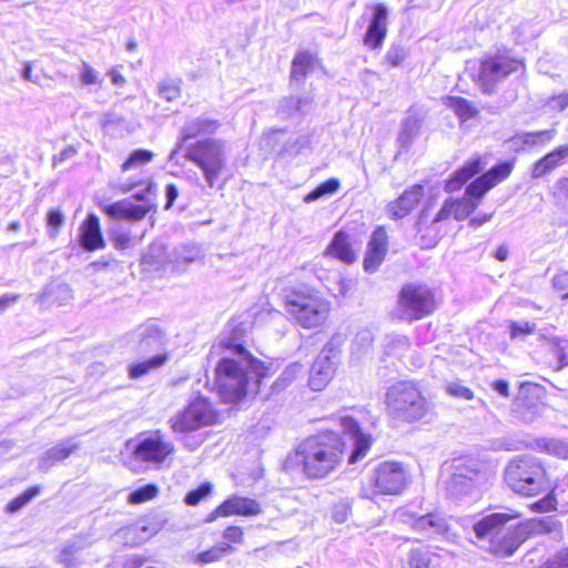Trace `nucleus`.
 <instances>
[{
	"mask_svg": "<svg viewBox=\"0 0 568 568\" xmlns=\"http://www.w3.org/2000/svg\"><path fill=\"white\" fill-rule=\"evenodd\" d=\"M217 417L213 404L204 396H196L182 412L172 417L170 423L172 430L183 435L182 439L185 446L193 450L200 446L202 440L187 434L215 424Z\"/></svg>",
	"mask_w": 568,
	"mask_h": 568,
	"instance_id": "7",
	"label": "nucleus"
},
{
	"mask_svg": "<svg viewBox=\"0 0 568 568\" xmlns=\"http://www.w3.org/2000/svg\"><path fill=\"white\" fill-rule=\"evenodd\" d=\"M327 253L345 263H353L356 258V253L352 248L347 235L342 231L335 234L331 245L327 247Z\"/></svg>",
	"mask_w": 568,
	"mask_h": 568,
	"instance_id": "30",
	"label": "nucleus"
},
{
	"mask_svg": "<svg viewBox=\"0 0 568 568\" xmlns=\"http://www.w3.org/2000/svg\"><path fill=\"white\" fill-rule=\"evenodd\" d=\"M544 568H568V549L558 552Z\"/></svg>",
	"mask_w": 568,
	"mask_h": 568,
	"instance_id": "60",
	"label": "nucleus"
},
{
	"mask_svg": "<svg viewBox=\"0 0 568 568\" xmlns=\"http://www.w3.org/2000/svg\"><path fill=\"white\" fill-rule=\"evenodd\" d=\"M450 216H454V205L453 200H446L442 206V209L436 214L434 222H440L444 220L449 219Z\"/></svg>",
	"mask_w": 568,
	"mask_h": 568,
	"instance_id": "62",
	"label": "nucleus"
},
{
	"mask_svg": "<svg viewBox=\"0 0 568 568\" xmlns=\"http://www.w3.org/2000/svg\"><path fill=\"white\" fill-rule=\"evenodd\" d=\"M91 541L84 536H75L68 540L58 554V561L65 568H79L81 560L80 554L88 548Z\"/></svg>",
	"mask_w": 568,
	"mask_h": 568,
	"instance_id": "24",
	"label": "nucleus"
},
{
	"mask_svg": "<svg viewBox=\"0 0 568 568\" xmlns=\"http://www.w3.org/2000/svg\"><path fill=\"white\" fill-rule=\"evenodd\" d=\"M388 10L385 4L377 3L373 7V16L364 37V43L371 49L379 48L387 33Z\"/></svg>",
	"mask_w": 568,
	"mask_h": 568,
	"instance_id": "18",
	"label": "nucleus"
},
{
	"mask_svg": "<svg viewBox=\"0 0 568 568\" xmlns=\"http://www.w3.org/2000/svg\"><path fill=\"white\" fill-rule=\"evenodd\" d=\"M126 448L136 459L159 466L174 452V446L160 432L141 438L139 442L129 440Z\"/></svg>",
	"mask_w": 568,
	"mask_h": 568,
	"instance_id": "13",
	"label": "nucleus"
},
{
	"mask_svg": "<svg viewBox=\"0 0 568 568\" xmlns=\"http://www.w3.org/2000/svg\"><path fill=\"white\" fill-rule=\"evenodd\" d=\"M514 169L513 162H504L477 178L466 189L464 197L454 201V219L466 220L480 204L483 196L499 182L506 180Z\"/></svg>",
	"mask_w": 568,
	"mask_h": 568,
	"instance_id": "9",
	"label": "nucleus"
},
{
	"mask_svg": "<svg viewBox=\"0 0 568 568\" xmlns=\"http://www.w3.org/2000/svg\"><path fill=\"white\" fill-rule=\"evenodd\" d=\"M530 447L549 455L568 459V443L556 438H539Z\"/></svg>",
	"mask_w": 568,
	"mask_h": 568,
	"instance_id": "33",
	"label": "nucleus"
},
{
	"mask_svg": "<svg viewBox=\"0 0 568 568\" xmlns=\"http://www.w3.org/2000/svg\"><path fill=\"white\" fill-rule=\"evenodd\" d=\"M41 488L39 486H33L27 489L24 493L12 499L8 506L7 510L9 513H16L24 507L28 503H30L36 496L39 495Z\"/></svg>",
	"mask_w": 568,
	"mask_h": 568,
	"instance_id": "44",
	"label": "nucleus"
},
{
	"mask_svg": "<svg viewBox=\"0 0 568 568\" xmlns=\"http://www.w3.org/2000/svg\"><path fill=\"white\" fill-rule=\"evenodd\" d=\"M261 510V505L257 500L245 496L232 495L209 515L207 521H213L217 517L234 515L245 517L256 516Z\"/></svg>",
	"mask_w": 568,
	"mask_h": 568,
	"instance_id": "15",
	"label": "nucleus"
},
{
	"mask_svg": "<svg viewBox=\"0 0 568 568\" xmlns=\"http://www.w3.org/2000/svg\"><path fill=\"white\" fill-rule=\"evenodd\" d=\"M556 134L555 129L528 132L521 136V141L526 145H545L551 142Z\"/></svg>",
	"mask_w": 568,
	"mask_h": 568,
	"instance_id": "43",
	"label": "nucleus"
},
{
	"mask_svg": "<svg viewBox=\"0 0 568 568\" xmlns=\"http://www.w3.org/2000/svg\"><path fill=\"white\" fill-rule=\"evenodd\" d=\"M423 122V115L415 109H410L408 115L403 121L398 141L402 146H408L413 139L418 134L420 124Z\"/></svg>",
	"mask_w": 568,
	"mask_h": 568,
	"instance_id": "31",
	"label": "nucleus"
},
{
	"mask_svg": "<svg viewBox=\"0 0 568 568\" xmlns=\"http://www.w3.org/2000/svg\"><path fill=\"white\" fill-rule=\"evenodd\" d=\"M185 158L202 171L207 186L212 189L226 168V144L221 140H200L187 148Z\"/></svg>",
	"mask_w": 568,
	"mask_h": 568,
	"instance_id": "8",
	"label": "nucleus"
},
{
	"mask_svg": "<svg viewBox=\"0 0 568 568\" xmlns=\"http://www.w3.org/2000/svg\"><path fill=\"white\" fill-rule=\"evenodd\" d=\"M552 285L557 291L564 293V297H568V272H561L555 275Z\"/></svg>",
	"mask_w": 568,
	"mask_h": 568,
	"instance_id": "59",
	"label": "nucleus"
},
{
	"mask_svg": "<svg viewBox=\"0 0 568 568\" xmlns=\"http://www.w3.org/2000/svg\"><path fill=\"white\" fill-rule=\"evenodd\" d=\"M409 525L416 532L428 537L443 536L447 539L455 537L450 534L448 519L440 513H429L419 517H412Z\"/></svg>",
	"mask_w": 568,
	"mask_h": 568,
	"instance_id": "17",
	"label": "nucleus"
},
{
	"mask_svg": "<svg viewBox=\"0 0 568 568\" xmlns=\"http://www.w3.org/2000/svg\"><path fill=\"white\" fill-rule=\"evenodd\" d=\"M113 243L116 248H126L131 246L132 239L128 233H113Z\"/></svg>",
	"mask_w": 568,
	"mask_h": 568,
	"instance_id": "64",
	"label": "nucleus"
},
{
	"mask_svg": "<svg viewBox=\"0 0 568 568\" xmlns=\"http://www.w3.org/2000/svg\"><path fill=\"white\" fill-rule=\"evenodd\" d=\"M445 104L447 108L452 109L462 121H466L476 114V108L460 97H446Z\"/></svg>",
	"mask_w": 568,
	"mask_h": 568,
	"instance_id": "38",
	"label": "nucleus"
},
{
	"mask_svg": "<svg viewBox=\"0 0 568 568\" xmlns=\"http://www.w3.org/2000/svg\"><path fill=\"white\" fill-rule=\"evenodd\" d=\"M304 373V367L300 363H292L282 372L273 384L274 392H281L288 387L296 378Z\"/></svg>",
	"mask_w": 568,
	"mask_h": 568,
	"instance_id": "39",
	"label": "nucleus"
},
{
	"mask_svg": "<svg viewBox=\"0 0 568 568\" xmlns=\"http://www.w3.org/2000/svg\"><path fill=\"white\" fill-rule=\"evenodd\" d=\"M546 106L550 111L561 112L568 108V93H560L548 99Z\"/></svg>",
	"mask_w": 568,
	"mask_h": 568,
	"instance_id": "58",
	"label": "nucleus"
},
{
	"mask_svg": "<svg viewBox=\"0 0 568 568\" xmlns=\"http://www.w3.org/2000/svg\"><path fill=\"white\" fill-rule=\"evenodd\" d=\"M481 170L483 165L480 158L470 160L450 176L446 182L445 190L449 193L459 190L468 180L478 174Z\"/></svg>",
	"mask_w": 568,
	"mask_h": 568,
	"instance_id": "28",
	"label": "nucleus"
},
{
	"mask_svg": "<svg viewBox=\"0 0 568 568\" xmlns=\"http://www.w3.org/2000/svg\"><path fill=\"white\" fill-rule=\"evenodd\" d=\"M435 307L434 293L427 285L409 283L400 288L393 314L402 321L413 322L429 315Z\"/></svg>",
	"mask_w": 568,
	"mask_h": 568,
	"instance_id": "11",
	"label": "nucleus"
},
{
	"mask_svg": "<svg viewBox=\"0 0 568 568\" xmlns=\"http://www.w3.org/2000/svg\"><path fill=\"white\" fill-rule=\"evenodd\" d=\"M158 491H159V489L155 485L149 484V485H145V486L132 491L128 497V501L130 504L145 503V501L154 498L156 496Z\"/></svg>",
	"mask_w": 568,
	"mask_h": 568,
	"instance_id": "47",
	"label": "nucleus"
},
{
	"mask_svg": "<svg viewBox=\"0 0 568 568\" xmlns=\"http://www.w3.org/2000/svg\"><path fill=\"white\" fill-rule=\"evenodd\" d=\"M217 128L219 123L215 120L204 116H200L186 122L182 130V136L176 149H174L170 154V160L174 159L183 142H185L189 139H193L200 134L213 133Z\"/></svg>",
	"mask_w": 568,
	"mask_h": 568,
	"instance_id": "25",
	"label": "nucleus"
},
{
	"mask_svg": "<svg viewBox=\"0 0 568 568\" xmlns=\"http://www.w3.org/2000/svg\"><path fill=\"white\" fill-rule=\"evenodd\" d=\"M212 491V485L204 483L194 490L189 491L184 497V503L189 506L197 505L202 499L209 496Z\"/></svg>",
	"mask_w": 568,
	"mask_h": 568,
	"instance_id": "48",
	"label": "nucleus"
},
{
	"mask_svg": "<svg viewBox=\"0 0 568 568\" xmlns=\"http://www.w3.org/2000/svg\"><path fill=\"white\" fill-rule=\"evenodd\" d=\"M407 480V471L400 463L383 462L366 476L361 494L367 499L378 495H398L405 489Z\"/></svg>",
	"mask_w": 568,
	"mask_h": 568,
	"instance_id": "10",
	"label": "nucleus"
},
{
	"mask_svg": "<svg viewBox=\"0 0 568 568\" xmlns=\"http://www.w3.org/2000/svg\"><path fill=\"white\" fill-rule=\"evenodd\" d=\"M424 195V186L415 184L403 192V194L390 202L387 206L388 213L394 219H402L408 215L419 203Z\"/></svg>",
	"mask_w": 568,
	"mask_h": 568,
	"instance_id": "20",
	"label": "nucleus"
},
{
	"mask_svg": "<svg viewBox=\"0 0 568 568\" xmlns=\"http://www.w3.org/2000/svg\"><path fill=\"white\" fill-rule=\"evenodd\" d=\"M140 351L159 349L163 345L164 336L160 328L154 324H146L139 327Z\"/></svg>",
	"mask_w": 568,
	"mask_h": 568,
	"instance_id": "32",
	"label": "nucleus"
},
{
	"mask_svg": "<svg viewBox=\"0 0 568 568\" xmlns=\"http://www.w3.org/2000/svg\"><path fill=\"white\" fill-rule=\"evenodd\" d=\"M159 95L168 102L175 101L180 98V87L174 81H162L159 85Z\"/></svg>",
	"mask_w": 568,
	"mask_h": 568,
	"instance_id": "50",
	"label": "nucleus"
},
{
	"mask_svg": "<svg viewBox=\"0 0 568 568\" xmlns=\"http://www.w3.org/2000/svg\"><path fill=\"white\" fill-rule=\"evenodd\" d=\"M223 537L231 542H242L243 530L241 527L230 526L224 530Z\"/></svg>",
	"mask_w": 568,
	"mask_h": 568,
	"instance_id": "63",
	"label": "nucleus"
},
{
	"mask_svg": "<svg viewBox=\"0 0 568 568\" xmlns=\"http://www.w3.org/2000/svg\"><path fill=\"white\" fill-rule=\"evenodd\" d=\"M232 547L226 542H221L209 550L202 551L196 555L194 562L199 565L212 564L220 560L223 556L229 554Z\"/></svg>",
	"mask_w": 568,
	"mask_h": 568,
	"instance_id": "41",
	"label": "nucleus"
},
{
	"mask_svg": "<svg viewBox=\"0 0 568 568\" xmlns=\"http://www.w3.org/2000/svg\"><path fill=\"white\" fill-rule=\"evenodd\" d=\"M374 341L373 333L369 329H363L358 332L353 341L352 354L357 358H361L372 347Z\"/></svg>",
	"mask_w": 568,
	"mask_h": 568,
	"instance_id": "42",
	"label": "nucleus"
},
{
	"mask_svg": "<svg viewBox=\"0 0 568 568\" xmlns=\"http://www.w3.org/2000/svg\"><path fill=\"white\" fill-rule=\"evenodd\" d=\"M385 404L389 416L399 422L422 419L427 410L426 398L413 382L400 381L388 387Z\"/></svg>",
	"mask_w": 568,
	"mask_h": 568,
	"instance_id": "6",
	"label": "nucleus"
},
{
	"mask_svg": "<svg viewBox=\"0 0 568 568\" xmlns=\"http://www.w3.org/2000/svg\"><path fill=\"white\" fill-rule=\"evenodd\" d=\"M349 513V505L346 501H342L335 505L333 510V518L336 523L342 524L346 521Z\"/></svg>",
	"mask_w": 568,
	"mask_h": 568,
	"instance_id": "61",
	"label": "nucleus"
},
{
	"mask_svg": "<svg viewBox=\"0 0 568 568\" xmlns=\"http://www.w3.org/2000/svg\"><path fill=\"white\" fill-rule=\"evenodd\" d=\"M317 65V58L307 51L298 52L293 61L291 68V78L294 81H302L307 74L313 72Z\"/></svg>",
	"mask_w": 568,
	"mask_h": 568,
	"instance_id": "29",
	"label": "nucleus"
},
{
	"mask_svg": "<svg viewBox=\"0 0 568 568\" xmlns=\"http://www.w3.org/2000/svg\"><path fill=\"white\" fill-rule=\"evenodd\" d=\"M64 215L60 210H51L48 212L47 223L51 229L49 235L55 237L58 235L59 227L63 224Z\"/></svg>",
	"mask_w": 568,
	"mask_h": 568,
	"instance_id": "54",
	"label": "nucleus"
},
{
	"mask_svg": "<svg viewBox=\"0 0 568 568\" xmlns=\"http://www.w3.org/2000/svg\"><path fill=\"white\" fill-rule=\"evenodd\" d=\"M292 460L306 478H326L343 460V443L334 433L311 436L298 444Z\"/></svg>",
	"mask_w": 568,
	"mask_h": 568,
	"instance_id": "2",
	"label": "nucleus"
},
{
	"mask_svg": "<svg viewBox=\"0 0 568 568\" xmlns=\"http://www.w3.org/2000/svg\"><path fill=\"white\" fill-rule=\"evenodd\" d=\"M387 352L394 356L402 357L409 349V341L404 335L388 336Z\"/></svg>",
	"mask_w": 568,
	"mask_h": 568,
	"instance_id": "46",
	"label": "nucleus"
},
{
	"mask_svg": "<svg viewBox=\"0 0 568 568\" xmlns=\"http://www.w3.org/2000/svg\"><path fill=\"white\" fill-rule=\"evenodd\" d=\"M80 80L83 85L98 84L100 83L99 72L88 63H83L80 72Z\"/></svg>",
	"mask_w": 568,
	"mask_h": 568,
	"instance_id": "56",
	"label": "nucleus"
},
{
	"mask_svg": "<svg viewBox=\"0 0 568 568\" xmlns=\"http://www.w3.org/2000/svg\"><path fill=\"white\" fill-rule=\"evenodd\" d=\"M172 256H166L165 247L162 244L154 243L143 255L142 262L154 270H166Z\"/></svg>",
	"mask_w": 568,
	"mask_h": 568,
	"instance_id": "34",
	"label": "nucleus"
},
{
	"mask_svg": "<svg viewBox=\"0 0 568 568\" xmlns=\"http://www.w3.org/2000/svg\"><path fill=\"white\" fill-rule=\"evenodd\" d=\"M71 298V291L67 284L51 283L45 287L43 293L39 296V302L45 304L49 302H58L59 304L67 303Z\"/></svg>",
	"mask_w": 568,
	"mask_h": 568,
	"instance_id": "35",
	"label": "nucleus"
},
{
	"mask_svg": "<svg viewBox=\"0 0 568 568\" xmlns=\"http://www.w3.org/2000/svg\"><path fill=\"white\" fill-rule=\"evenodd\" d=\"M201 256V251L196 246H183L175 250L170 263L173 271H182L185 265L196 261Z\"/></svg>",
	"mask_w": 568,
	"mask_h": 568,
	"instance_id": "36",
	"label": "nucleus"
},
{
	"mask_svg": "<svg viewBox=\"0 0 568 568\" xmlns=\"http://www.w3.org/2000/svg\"><path fill=\"white\" fill-rule=\"evenodd\" d=\"M168 361L166 354H158L148 361L140 362L130 366L129 374L131 378H139L148 374L150 371L164 365Z\"/></svg>",
	"mask_w": 568,
	"mask_h": 568,
	"instance_id": "37",
	"label": "nucleus"
},
{
	"mask_svg": "<svg viewBox=\"0 0 568 568\" xmlns=\"http://www.w3.org/2000/svg\"><path fill=\"white\" fill-rule=\"evenodd\" d=\"M337 365V354L324 348L315 358L311 369L308 385L314 392L323 390L332 381Z\"/></svg>",
	"mask_w": 568,
	"mask_h": 568,
	"instance_id": "14",
	"label": "nucleus"
},
{
	"mask_svg": "<svg viewBox=\"0 0 568 568\" xmlns=\"http://www.w3.org/2000/svg\"><path fill=\"white\" fill-rule=\"evenodd\" d=\"M519 517L520 514L514 510L486 515L474 525V532L480 541L487 542L486 548L489 552L499 557H509L525 541L535 526L532 521H527L506 527L509 520Z\"/></svg>",
	"mask_w": 568,
	"mask_h": 568,
	"instance_id": "3",
	"label": "nucleus"
},
{
	"mask_svg": "<svg viewBox=\"0 0 568 568\" xmlns=\"http://www.w3.org/2000/svg\"><path fill=\"white\" fill-rule=\"evenodd\" d=\"M568 160V144L560 145L539 159L532 166L531 178L540 179Z\"/></svg>",
	"mask_w": 568,
	"mask_h": 568,
	"instance_id": "23",
	"label": "nucleus"
},
{
	"mask_svg": "<svg viewBox=\"0 0 568 568\" xmlns=\"http://www.w3.org/2000/svg\"><path fill=\"white\" fill-rule=\"evenodd\" d=\"M504 478L507 486L523 496H537L550 488L547 470L534 456H518L506 466Z\"/></svg>",
	"mask_w": 568,
	"mask_h": 568,
	"instance_id": "4",
	"label": "nucleus"
},
{
	"mask_svg": "<svg viewBox=\"0 0 568 568\" xmlns=\"http://www.w3.org/2000/svg\"><path fill=\"white\" fill-rule=\"evenodd\" d=\"M446 390L450 396L457 398L471 399L474 397L473 390L458 382L447 384Z\"/></svg>",
	"mask_w": 568,
	"mask_h": 568,
	"instance_id": "55",
	"label": "nucleus"
},
{
	"mask_svg": "<svg viewBox=\"0 0 568 568\" xmlns=\"http://www.w3.org/2000/svg\"><path fill=\"white\" fill-rule=\"evenodd\" d=\"M210 361H216L214 389L226 403H239L247 394H257L270 367L254 358L234 337H222L213 344Z\"/></svg>",
	"mask_w": 568,
	"mask_h": 568,
	"instance_id": "1",
	"label": "nucleus"
},
{
	"mask_svg": "<svg viewBox=\"0 0 568 568\" xmlns=\"http://www.w3.org/2000/svg\"><path fill=\"white\" fill-rule=\"evenodd\" d=\"M285 311L303 328L322 327L331 313V302L314 288L293 290L285 297Z\"/></svg>",
	"mask_w": 568,
	"mask_h": 568,
	"instance_id": "5",
	"label": "nucleus"
},
{
	"mask_svg": "<svg viewBox=\"0 0 568 568\" xmlns=\"http://www.w3.org/2000/svg\"><path fill=\"white\" fill-rule=\"evenodd\" d=\"M80 243L87 251H95L105 246L97 215L89 214L79 229Z\"/></svg>",
	"mask_w": 568,
	"mask_h": 568,
	"instance_id": "21",
	"label": "nucleus"
},
{
	"mask_svg": "<svg viewBox=\"0 0 568 568\" xmlns=\"http://www.w3.org/2000/svg\"><path fill=\"white\" fill-rule=\"evenodd\" d=\"M341 183L337 179L332 178L317 185L312 192L304 196L305 203H312L325 196H331L338 191Z\"/></svg>",
	"mask_w": 568,
	"mask_h": 568,
	"instance_id": "40",
	"label": "nucleus"
},
{
	"mask_svg": "<svg viewBox=\"0 0 568 568\" xmlns=\"http://www.w3.org/2000/svg\"><path fill=\"white\" fill-rule=\"evenodd\" d=\"M79 447V444L74 438H70L61 442L57 446L48 449L39 460V467L43 470H48L55 463L67 459L73 452Z\"/></svg>",
	"mask_w": 568,
	"mask_h": 568,
	"instance_id": "27",
	"label": "nucleus"
},
{
	"mask_svg": "<svg viewBox=\"0 0 568 568\" xmlns=\"http://www.w3.org/2000/svg\"><path fill=\"white\" fill-rule=\"evenodd\" d=\"M523 67L521 60L510 57L508 52L487 55L481 61L477 83L484 92L490 93L498 82Z\"/></svg>",
	"mask_w": 568,
	"mask_h": 568,
	"instance_id": "12",
	"label": "nucleus"
},
{
	"mask_svg": "<svg viewBox=\"0 0 568 568\" xmlns=\"http://www.w3.org/2000/svg\"><path fill=\"white\" fill-rule=\"evenodd\" d=\"M339 424L344 435L348 436L353 442V450L349 455L348 463L355 464L363 459L372 445V438L364 433L358 423L349 416H341Z\"/></svg>",
	"mask_w": 568,
	"mask_h": 568,
	"instance_id": "16",
	"label": "nucleus"
},
{
	"mask_svg": "<svg viewBox=\"0 0 568 568\" xmlns=\"http://www.w3.org/2000/svg\"><path fill=\"white\" fill-rule=\"evenodd\" d=\"M150 207L148 204H133L130 201H119L108 205L104 211L108 215L118 219L139 221L142 220Z\"/></svg>",
	"mask_w": 568,
	"mask_h": 568,
	"instance_id": "26",
	"label": "nucleus"
},
{
	"mask_svg": "<svg viewBox=\"0 0 568 568\" xmlns=\"http://www.w3.org/2000/svg\"><path fill=\"white\" fill-rule=\"evenodd\" d=\"M556 494L551 489L544 498L530 505V509L537 513H548L556 509Z\"/></svg>",
	"mask_w": 568,
	"mask_h": 568,
	"instance_id": "52",
	"label": "nucleus"
},
{
	"mask_svg": "<svg viewBox=\"0 0 568 568\" xmlns=\"http://www.w3.org/2000/svg\"><path fill=\"white\" fill-rule=\"evenodd\" d=\"M387 252V234L383 227L376 229L368 242L367 252L364 258V268L374 273L382 264Z\"/></svg>",
	"mask_w": 568,
	"mask_h": 568,
	"instance_id": "19",
	"label": "nucleus"
},
{
	"mask_svg": "<svg viewBox=\"0 0 568 568\" xmlns=\"http://www.w3.org/2000/svg\"><path fill=\"white\" fill-rule=\"evenodd\" d=\"M536 331V324L531 322H513L510 324V337L518 338L530 335Z\"/></svg>",
	"mask_w": 568,
	"mask_h": 568,
	"instance_id": "53",
	"label": "nucleus"
},
{
	"mask_svg": "<svg viewBox=\"0 0 568 568\" xmlns=\"http://www.w3.org/2000/svg\"><path fill=\"white\" fill-rule=\"evenodd\" d=\"M405 58H406L405 50L400 47H394V45L389 48V50L387 51V53L385 55V60L390 67L400 65L403 63V61L405 60Z\"/></svg>",
	"mask_w": 568,
	"mask_h": 568,
	"instance_id": "57",
	"label": "nucleus"
},
{
	"mask_svg": "<svg viewBox=\"0 0 568 568\" xmlns=\"http://www.w3.org/2000/svg\"><path fill=\"white\" fill-rule=\"evenodd\" d=\"M477 463L474 460H466L458 458L453 463V474L449 483L452 493H459L457 486L462 485L467 489L477 476ZM463 489H460L462 491Z\"/></svg>",
	"mask_w": 568,
	"mask_h": 568,
	"instance_id": "22",
	"label": "nucleus"
},
{
	"mask_svg": "<svg viewBox=\"0 0 568 568\" xmlns=\"http://www.w3.org/2000/svg\"><path fill=\"white\" fill-rule=\"evenodd\" d=\"M153 159V153L148 150H135L131 153L129 159L123 163L122 170L129 171L134 168H139L151 162Z\"/></svg>",
	"mask_w": 568,
	"mask_h": 568,
	"instance_id": "45",
	"label": "nucleus"
},
{
	"mask_svg": "<svg viewBox=\"0 0 568 568\" xmlns=\"http://www.w3.org/2000/svg\"><path fill=\"white\" fill-rule=\"evenodd\" d=\"M408 564L410 568H428L430 564V555L427 550L413 549L409 552Z\"/></svg>",
	"mask_w": 568,
	"mask_h": 568,
	"instance_id": "51",
	"label": "nucleus"
},
{
	"mask_svg": "<svg viewBox=\"0 0 568 568\" xmlns=\"http://www.w3.org/2000/svg\"><path fill=\"white\" fill-rule=\"evenodd\" d=\"M310 103L306 100L286 99L281 106V113L283 116H292L295 112H305Z\"/></svg>",
	"mask_w": 568,
	"mask_h": 568,
	"instance_id": "49",
	"label": "nucleus"
}]
</instances>
